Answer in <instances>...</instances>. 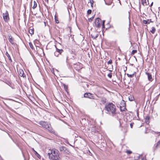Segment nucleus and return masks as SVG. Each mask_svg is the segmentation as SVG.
<instances>
[{
  "label": "nucleus",
  "instance_id": "nucleus-28",
  "mask_svg": "<svg viewBox=\"0 0 160 160\" xmlns=\"http://www.w3.org/2000/svg\"><path fill=\"white\" fill-rule=\"evenodd\" d=\"M94 18V15L93 16H92L91 18H89L88 19V21L89 22H91L92 19H93Z\"/></svg>",
  "mask_w": 160,
  "mask_h": 160
},
{
  "label": "nucleus",
  "instance_id": "nucleus-20",
  "mask_svg": "<svg viewBox=\"0 0 160 160\" xmlns=\"http://www.w3.org/2000/svg\"><path fill=\"white\" fill-rule=\"evenodd\" d=\"M63 85L64 86V89L67 92L68 89V86L67 85H66L65 84H63Z\"/></svg>",
  "mask_w": 160,
  "mask_h": 160
},
{
  "label": "nucleus",
  "instance_id": "nucleus-2",
  "mask_svg": "<svg viewBox=\"0 0 160 160\" xmlns=\"http://www.w3.org/2000/svg\"><path fill=\"white\" fill-rule=\"evenodd\" d=\"M105 110L107 111V113L114 116L116 114V107L112 103H110L105 106Z\"/></svg>",
  "mask_w": 160,
  "mask_h": 160
},
{
  "label": "nucleus",
  "instance_id": "nucleus-10",
  "mask_svg": "<svg viewBox=\"0 0 160 160\" xmlns=\"http://www.w3.org/2000/svg\"><path fill=\"white\" fill-rule=\"evenodd\" d=\"M146 74L148 76V80L151 82L152 81L153 79L152 78L151 74L148 72H146Z\"/></svg>",
  "mask_w": 160,
  "mask_h": 160
},
{
  "label": "nucleus",
  "instance_id": "nucleus-42",
  "mask_svg": "<svg viewBox=\"0 0 160 160\" xmlns=\"http://www.w3.org/2000/svg\"><path fill=\"white\" fill-rule=\"evenodd\" d=\"M137 116H138V115H139V113H138V111L137 112Z\"/></svg>",
  "mask_w": 160,
  "mask_h": 160
},
{
  "label": "nucleus",
  "instance_id": "nucleus-17",
  "mask_svg": "<svg viewBox=\"0 0 160 160\" xmlns=\"http://www.w3.org/2000/svg\"><path fill=\"white\" fill-rule=\"evenodd\" d=\"M128 98L129 100L130 101H133L134 100V97L131 95H130Z\"/></svg>",
  "mask_w": 160,
  "mask_h": 160
},
{
  "label": "nucleus",
  "instance_id": "nucleus-35",
  "mask_svg": "<svg viewBox=\"0 0 160 160\" xmlns=\"http://www.w3.org/2000/svg\"><path fill=\"white\" fill-rule=\"evenodd\" d=\"M105 21L103 20L102 21V28H105V26H104V23H105Z\"/></svg>",
  "mask_w": 160,
  "mask_h": 160
},
{
  "label": "nucleus",
  "instance_id": "nucleus-1",
  "mask_svg": "<svg viewBox=\"0 0 160 160\" xmlns=\"http://www.w3.org/2000/svg\"><path fill=\"white\" fill-rule=\"evenodd\" d=\"M58 151L56 149H49L48 154L50 160H59Z\"/></svg>",
  "mask_w": 160,
  "mask_h": 160
},
{
  "label": "nucleus",
  "instance_id": "nucleus-29",
  "mask_svg": "<svg viewBox=\"0 0 160 160\" xmlns=\"http://www.w3.org/2000/svg\"><path fill=\"white\" fill-rule=\"evenodd\" d=\"M160 145V140L157 143L156 146V148H157Z\"/></svg>",
  "mask_w": 160,
  "mask_h": 160
},
{
  "label": "nucleus",
  "instance_id": "nucleus-11",
  "mask_svg": "<svg viewBox=\"0 0 160 160\" xmlns=\"http://www.w3.org/2000/svg\"><path fill=\"white\" fill-rule=\"evenodd\" d=\"M98 36V34L96 32H95L91 34V37L94 39H96Z\"/></svg>",
  "mask_w": 160,
  "mask_h": 160
},
{
  "label": "nucleus",
  "instance_id": "nucleus-12",
  "mask_svg": "<svg viewBox=\"0 0 160 160\" xmlns=\"http://www.w3.org/2000/svg\"><path fill=\"white\" fill-rule=\"evenodd\" d=\"M113 0H107L106 2L105 1V4L108 5H110L112 3Z\"/></svg>",
  "mask_w": 160,
  "mask_h": 160
},
{
  "label": "nucleus",
  "instance_id": "nucleus-18",
  "mask_svg": "<svg viewBox=\"0 0 160 160\" xmlns=\"http://www.w3.org/2000/svg\"><path fill=\"white\" fill-rule=\"evenodd\" d=\"M6 56L8 57V59L11 62H12V60L11 59V58L10 57V56L9 55V54L8 53V52H7L6 53Z\"/></svg>",
  "mask_w": 160,
  "mask_h": 160
},
{
  "label": "nucleus",
  "instance_id": "nucleus-38",
  "mask_svg": "<svg viewBox=\"0 0 160 160\" xmlns=\"http://www.w3.org/2000/svg\"><path fill=\"white\" fill-rule=\"evenodd\" d=\"M134 123L133 122H132L130 124V126L131 128H132L134 124Z\"/></svg>",
  "mask_w": 160,
  "mask_h": 160
},
{
  "label": "nucleus",
  "instance_id": "nucleus-27",
  "mask_svg": "<svg viewBox=\"0 0 160 160\" xmlns=\"http://www.w3.org/2000/svg\"><path fill=\"white\" fill-rule=\"evenodd\" d=\"M35 154L39 158H41V156L40 155L38 154L35 151Z\"/></svg>",
  "mask_w": 160,
  "mask_h": 160
},
{
  "label": "nucleus",
  "instance_id": "nucleus-13",
  "mask_svg": "<svg viewBox=\"0 0 160 160\" xmlns=\"http://www.w3.org/2000/svg\"><path fill=\"white\" fill-rule=\"evenodd\" d=\"M150 117L149 116H147L145 118V122L147 124H148L149 123Z\"/></svg>",
  "mask_w": 160,
  "mask_h": 160
},
{
  "label": "nucleus",
  "instance_id": "nucleus-40",
  "mask_svg": "<svg viewBox=\"0 0 160 160\" xmlns=\"http://www.w3.org/2000/svg\"><path fill=\"white\" fill-rule=\"evenodd\" d=\"M153 4V2H152L151 3V5H150V6L151 7V6H152Z\"/></svg>",
  "mask_w": 160,
  "mask_h": 160
},
{
  "label": "nucleus",
  "instance_id": "nucleus-44",
  "mask_svg": "<svg viewBox=\"0 0 160 160\" xmlns=\"http://www.w3.org/2000/svg\"><path fill=\"white\" fill-rule=\"evenodd\" d=\"M68 57H67V58H66V61H67V60L68 59Z\"/></svg>",
  "mask_w": 160,
  "mask_h": 160
},
{
  "label": "nucleus",
  "instance_id": "nucleus-5",
  "mask_svg": "<svg viewBox=\"0 0 160 160\" xmlns=\"http://www.w3.org/2000/svg\"><path fill=\"white\" fill-rule=\"evenodd\" d=\"M95 26L97 28H99L101 26V20L99 18H97L95 22Z\"/></svg>",
  "mask_w": 160,
  "mask_h": 160
},
{
  "label": "nucleus",
  "instance_id": "nucleus-6",
  "mask_svg": "<svg viewBox=\"0 0 160 160\" xmlns=\"http://www.w3.org/2000/svg\"><path fill=\"white\" fill-rule=\"evenodd\" d=\"M3 17L4 21L7 22L9 20L8 13L7 11H6L4 12L3 13Z\"/></svg>",
  "mask_w": 160,
  "mask_h": 160
},
{
  "label": "nucleus",
  "instance_id": "nucleus-3",
  "mask_svg": "<svg viewBox=\"0 0 160 160\" xmlns=\"http://www.w3.org/2000/svg\"><path fill=\"white\" fill-rule=\"evenodd\" d=\"M38 123L43 128L48 129L52 133H54V131L52 128L51 125L48 124L47 122L41 121L38 122Z\"/></svg>",
  "mask_w": 160,
  "mask_h": 160
},
{
  "label": "nucleus",
  "instance_id": "nucleus-32",
  "mask_svg": "<svg viewBox=\"0 0 160 160\" xmlns=\"http://www.w3.org/2000/svg\"><path fill=\"white\" fill-rule=\"evenodd\" d=\"M92 12V10L90 9H88L87 11V14H91Z\"/></svg>",
  "mask_w": 160,
  "mask_h": 160
},
{
  "label": "nucleus",
  "instance_id": "nucleus-4",
  "mask_svg": "<svg viewBox=\"0 0 160 160\" xmlns=\"http://www.w3.org/2000/svg\"><path fill=\"white\" fill-rule=\"evenodd\" d=\"M83 97L90 99H96L93 94L89 92L85 93L83 95Z\"/></svg>",
  "mask_w": 160,
  "mask_h": 160
},
{
  "label": "nucleus",
  "instance_id": "nucleus-34",
  "mask_svg": "<svg viewBox=\"0 0 160 160\" xmlns=\"http://www.w3.org/2000/svg\"><path fill=\"white\" fill-rule=\"evenodd\" d=\"M90 3L91 4V7H93V4L94 1H93V0H92L91 1L90 0Z\"/></svg>",
  "mask_w": 160,
  "mask_h": 160
},
{
  "label": "nucleus",
  "instance_id": "nucleus-21",
  "mask_svg": "<svg viewBox=\"0 0 160 160\" xmlns=\"http://www.w3.org/2000/svg\"><path fill=\"white\" fill-rule=\"evenodd\" d=\"M135 73H136V72H135L134 73H133L132 74H127V75L128 77L129 78H132L134 76V75Z\"/></svg>",
  "mask_w": 160,
  "mask_h": 160
},
{
  "label": "nucleus",
  "instance_id": "nucleus-33",
  "mask_svg": "<svg viewBox=\"0 0 160 160\" xmlns=\"http://www.w3.org/2000/svg\"><path fill=\"white\" fill-rule=\"evenodd\" d=\"M112 62V61L111 59L110 60L107 62L108 64H111Z\"/></svg>",
  "mask_w": 160,
  "mask_h": 160
},
{
  "label": "nucleus",
  "instance_id": "nucleus-36",
  "mask_svg": "<svg viewBox=\"0 0 160 160\" xmlns=\"http://www.w3.org/2000/svg\"><path fill=\"white\" fill-rule=\"evenodd\" d=\"M108 76L109 78H112V73H110L108 74Z\"/></svg>",
  "mask_w": 160,
  "mask_h": 160
},
{
  "label": "nucleus",
  "instance_id": "nucleus-43",
  "mask_svg": "<svg viewBox=\"0 0 160 160\" xmlns=\"http://www.w3.org/2000/svg\"><path fill=\"white\" fill-rule=\"evenodd\" d=\"M142 160H146V159L145 158H143L142 159Z\"/></svg>",
  "mask_w": 160,
  "mask_h": 160
},
{
  "label": "nucleus",
  "instance_id": "nucleus-9",
  "mask_svg": "<svg viewBox=\"0 0 160 160\" xmlns=\"http://www.w3.org/2000/svg\"><path fill=\"white\" fill-rule=\"evenodd\" d=\"M8 38L9 42L12 44H13L14 43V39L12 38L11 35H9L8 37Z\"/></svg>",
  "mask_w": 160,
  "mask_h": 160
},
{
  "label": "nucleus",
  "instance_id": "nucleus-25",
  "mask_svg": "<svg viewBox=\"0 0 160 160\" xmlns=\"http://www.w3.org/2000/svg\"><path fill=\"white\" fill-rule=\"evenodd\" d=\"M33 2H34V5L32 7V8H33V9H34L37 7V4L36 2L35 1H34Z\"/></svg>",
  "mask_w": 160,
  "mask_h": 160
},
{
  "label": "nucleus",
  "instance_id": "nucleus-24",
  "mask_svg": "<svg viewBox=\"0 0 160 160\" xmlns=\"http://www.w3.org/2000/svg\"><path fill=\"white\" fill-rule=\"evenodd\" d=\"M142 3L143 5H147L146 0H142Z\"/></svg>",
  "mask_w": 160,
  "mask_h": 160
},
{
  "label": "nucleus",
  "instance_id": "nucleus-8",
  "mask_svg": "<svg viewBox=\"0 0 160 160\" xmlns=\"http://www.w3.org/2000/svg\"><path fill=\"white\" fill-rule=\"evenodd\" d=\"M18 73L19 75L21 77H22L23 78H26V76L25 74L24 73L22 69H19V70Z\"/></svg>",
  "mask_w": 160,
  "mask_h": 160
},
{
  "label": "nucleus",
  "instance_id": "nucleus-26",
  "mask_svg": "<svg viewBox=\"0 0 160 160\" xmlns=\"http://www.w3.org/2000/svg\"><path fill=\"white\" fill-rule=\"evenodd\" d=\"M55 20L56 23H58L59 22V21L58 20V18L56 16H55Z\"/></svg>",
  "mask_w": 160,
  "mask_h": 160
},
{
  "label": "nucleus",
  "instance_id": "nucleus-7",
  "mask_svg": "<svg viewBox=\"0 0 160 160\" xmlns=\"http://www.w3.org/2000/svg\"><path fill=\"white\" fill-rule=\"evenodd\" d=\"M59 150L62 153H68L69 152L67 148L64 146L60 147L59 148Z\"/></svg>",
  "mask_w": 160,
  "mask_h": 160
},
{
  "label": "nucleus",
  "instance_id": "nucleus-31",
  "mask_svg": "<svg viewBox=\"0 0 160 160\" xmlns=\"http://www.w3.org/2000/svg\"><path fill=\"white\" fill-rule=\"evenodd\" d=\"M137 51L136 50H133L132 51V54L134 55L135 53L137 52Z\"/></svg>",
  "mask_w": 160,
  "mask_h": 160
},
{
  "label": "nucleus",
  "instance_id": "nucleus-22",
  "mask_svg": "<svg viewBox=\"0 0 160 160\" xmlns=\"http://www.w3.org/2000/svg\"><path fill=\"white\" fill-rule=\"evenodd\" d=\"M29 32L31 35L33 34L34 33L33 29H30L29 30Z\"/></svg>",
  "mask_w": 160,
  "mask_h": 160
},
{
  "label": "nucleus",
  "instance_id": "nucleus-19",
  "mask_svg": "<svg viewBox=\"0 0 160 160\" xmlns=\"http://www.w3.org/2000/svg\"><path fill=\"white\" fill-rule=\"evenodd\" d=\"M152 30L150 31V32L154 34L156 31V29L154 27H152Z\"/></svg>",
  "mask_w": 160,
  "mask_h": 160
},
{
  "label": "nucleus",
  "instance_id": "nucleus-37",
  "mask_svg": "<svg viewBox=\"0 0 160 160\" xmlns=\"http://www.w3.org/2000/svg\"><path fill=\"white\" fill-rule=\"evenodd\" d=\"M126 152L128 154H131L132 153V152L130 151V150H127V151H126Z\"/></svg>",
  "mask_w": 160,
  "mask_h": 160
},
{
  "label": "nucleus",
  "instance_id": "nucleus-15",
  "mask_svg": "<svg viewBox=\"0 0 160 160\" xmlns=\"http://www.w3.org/2000/svg\"><path fill=\"white\" fill-rule=\"evenodd\" d=\"M151 22V21H150L149 19L148 20H143V22L145 24H149Z\"/></svg>",
  "mask_w": 160,
  "mask_h": 160
},
{
  "label": "nucleus",
  "instance_id": "nucleus-16",
  "mask_svg": "<svg viewBox=\"0 0 160 160\" xmlns=\"http://www.w3.org/2000/svg\"><path fill=\"white\" fill-rule=\"evenodd\" d=\"M63 51L62 49H59L57 48H56V51L57 53L58 52L59 53V54H61L62 52H63Z\"/></svg>",
  "mask_w": 160,
  "mask_h": 160
},
{
  "label": "nucleus",
  "instance_id": "nucleus-14",
  "mask_svg": "<svg viewBox=\"0 0 160 160\" xmlns=\"http://www.w3.org/2000/svg\"><path fill=\"white\" fill-rule=\"evenodd\" d=\"M124 106H126V103L124 100H122L120 103V107H123Z\"/></svg>",
  "mask_w": 160,
  "mask_h": 160
},
{
  "label": "nucleus",
  "instance_id": "nucleus-41",
  "mask_svg": "<svg viewBox=\"0 0 160 160\" xmlns=\"http://www.w3.org/2000/svg\"><path fill=\"white\" fill-rule=\"evenodd\" d=\"M0 160H3L1 157L0 156Z\"/></svg>",
  "mask_w": 160,
  "mask_h": 160
},
{
  "label": "nucleus",
  "instance_id": "nucleus-23",
  "mask_svg": "<svg viewBox=\"0 0 160 160\" xmlns=\"http://www.w3.org/2000/svg\"><path fill=\"white\" fill-rule=\"evenodd\" d=\"M120 110L121 111H125L126 109V106H124L123 107H120Z\"/></svg>",
  "mask_w": 160,
  "mask_h": 160
},
{
  "label": "nucleus",
  "instance_id": "nucleus-30",
  "mask_svg": "<svg viewBox=\"0 0 160 160\" xmlns=\"http://www.w3.org/2000/svg\"><path fill=\"white\" fill-rule=\"evenodd\" d=\"M29 45L30 47V48L32 49H33V46L32 43L31 42H30L29 43Z\"/></svg>",
  "mask_w": 160,
  "mask_h": 160
},
{
  "label": "nucleus",
  "instance_id": "nucleus-39",
  "mask_svg": "<svg viewBox=\"0 0 160 160\" xmlns=\"http://www.w3.org/2000/svg\"><path fill=\"white\" fill-rule=\"evenodd\" d=\"M59 55V54H58L57 52H54V55L56 57H58Z\"/></svg>",
  "mask_w": 160,
  "mask_h": 160
}]
</instances>
